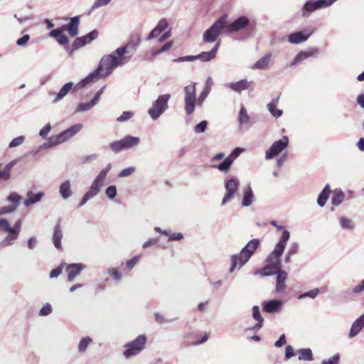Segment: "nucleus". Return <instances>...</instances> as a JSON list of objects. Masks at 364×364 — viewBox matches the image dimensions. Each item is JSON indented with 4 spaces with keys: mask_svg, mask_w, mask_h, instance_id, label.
<instances>
[{
    "mask_svg": "<svg viewBox=\"0 0 364 364\" xmlns=\"http://www.w3.org/2000/svg\"><path fill=\"white\" fill-rule=\"evenodd\" d=\"M339 361V355L336 354L328 360H323L321 364H338Z\"/></svg>",
    "mask_w": 364,
    "mask_h": 364,
    "instance_id": "nucleus-62",
    "label": "nucleus"
},
{
    "mask_svg": "<svg viewBox=\"0 0 364 364\" xmlns=\"http://www.w3.org/2000/svg\"><path fill=\"white\" fill-rule=\"evenodd\" d=\"M16 210V205H7L0 208V215L11 213Z\"/></svg>",
    "mask_w": 364,
    "mask_h": 364,
    "instance_id": "nucleus-53",
    "label": "nucleus"
},
{
    "mask_svg": "<svg viewBox=\"0 0 364 364\" xmlns=\"http://www.w3.org/2000/svg\"><path fill=\"white\" fill-rule=\"evenodd\" d=\"M299 249V243L296 242H293L290 244L287 252L289 255H294L298 253Z\"/></svg>",
    "mask_w": 364,
    "mask_h": 364,
    "instance_id": "nucleus-56",
    "label": "nucleus"
},
{
    "mask_svg": "<svg viewBox=\"0 0 364 364\" xmlns=\"http://www.w3.org/2000/svg\"><path fill=\"white\" fill-rule=\"evenodd\" d=\"M339 221L343 229L352 230L354 228V223L346 217L340 218Z\"/></svg>",
    "mask_w": 364,
    "mask_h": 364,
    "instance_id": "nucleus-39",
    "label": "nucleus"
},
{
    "mask_svg": "<svg viewBox=\"0 0 364 364\" xmlns=\"http://www.w3.org/2000/svg\"><path fill=\"white\" fill-rule=\"evenodd\" d=\"M53 312V307L49 303L44 304L38 312L40 316H46Z\"/></svg>",
    "mask_w": 364,
    "mask_h": 364,
    "instance_id": "nucleus-46",
    "label": "nucleus"
},
{
    "mask_svg": "<svg viewBox=\"0 0 364 364\" xmlns=\"http://www.w3.org/2000/svg\"><path fill=\"white\" fill-rule=\"evenodd\" d=\"M92 342V339L89 336L83 337L79 342L77 350L79 353H83L85 352L87 348Z\"/></svg>",
    "mask_w": 364,
    "mask_h": 364,
    "instance_id": "nucleus-37",
    "label": "nucleus"
},
{
    "mask_svg": "<svg viewBox=\"0 0 364 364\" xmlns=\"http://www.w3.org/2000/svg\"><path fill=\"white\" fill-rule=\"evenodd\" d=\"M275 273L277 274L275 291L277 293H282L287 288L285 282L287 279V273L282 269H277Z\"/></svg>",
    "mask_w": 364,
    "mask_h": 364,
    "instance_id": "nucleus-18",
    "label": "nucleus"
},
{
    "mask_svg": "<svg viewBox=\"0 0 364 364\" xmlns=\"http://www.w3.org/2000/svg\"><path fill=\"white\" fill-rule=\"evenodd\" d=\"M172 45H173V41H168L166 43H165L160 49L152 50V51H151L152 55H158L163 52L167 51L168 50H169L171 48Z\"/></svg>",
    "mask_w": 364,
    "mask_h": 364,
    "instance_id": "nucleus-50",
    "label": "nucleus"
},
{
    "mask_svg": "<svg viewBox=\"0 0 364 364\" xmlns=\"http://www.w3.org/2000/svg\"><path fill=\"white\" fill-rule=\"evenodd\" d=\"M133 116V113L131 112H124L118 118L117 121L119 122H123L129 120Z\"/></svg>",
    "mask_w": 364,
    "mask_h": 364,
    "instance_id": "nucleus-59",
    "label": "nucleus"
},
{
    "mask_svg": "<svg viewBox=\"0 0 364 364\" xmlns=\"http://www.w3.org/2000/svg\"><path fill=\"white\" fill-rule=\"evenodd\" d=\"M79 23V16H74L70 18V22L66 25H64L62 28L66 30L71 37H74L78 33Z\"/></svg>",
    "mask_w": 364,
    "mask_h": 364,
    "instance_id": "nucleus-23",
    "label": "nucleus"
},
{
    "mask_svg": "<svg viewBox=\"0 0 364 364\" xmlns=\"http://www.w3.org/2000/svg\"><path fill=\"white\" fill-rule=\"evenodd\" d=\"M289 144V139L284 136L281 139L274 141L270 148L266 151L265 159L269 160L280 154L286 149Z\"/></svg>",
    "mask_w": 364,
    "mask_h": 364,
    "instance_id": "nucleus-11",
    "label": "nucleus"
},
{
    "mask_svg": "<svg viewBox=\"0 0 364 364\" xmlns=\"http://www.w3.org/2000/svg\"><path fill=\"white\" fill-rule=\"evenodd\" d=\"M185 111L188 115L191 114L195 109L196 102V83L191 82L184 87Z\"/></svg>",
    "mask_w": 364,
    "mask_h": 364,
    "instance_id": "nucleus-9",
    "label": "nucleus"
},
{
    "mask_svg": "<svg viewBox=\"0 0 364 364\" xmlns=\"http://www.w3.org/2000/svg\"><path fill=\"white\" fill-rule=\"evenodd\" d=\"M244 151L245 149L243 148L237 147L225 159L223 162L219 164H213L211 167L219 170L220 172L227 173L230 170L234 161Z\"/></svg>",
    "mask_w": 364,
    "mask_h": 364,
    "instance_id": "nucleus-10",
    "label": "nucleus"
},
{
    "mask_svg": "<svg viewBox=\"0 0 364 364\" xmlns=\"http://www.w3.org/2000/svg\"><path fill=\"white\" fill-rule=\"evenodd\" d=\"M73 87V83L72 82H69L65 83L60 90V91L56 94L55 99L53 100V103H57L62 99H63L68 93L71 90Z\"/></svg>",
    "mask_w": 364,
    "mask_h": 364,
    "instance_id": "nucleus-29",
    "label": "nucleus"
},
{
    "mask_svg": "<svg viewBox=\"0 0 364 364\" xmlns=\"http://www.w3.org/2000/svg\"><path fill=\"white\" fill-rule=\"evenodd\" d=\"M225 193L222 200L221 205H225L229 203L239 190L240 181L236 176L227 177L224 181Z\"/></svg>",
    "mask_w": 364,
    "mask_h": 364,
    "instance_id": "nucleus-8",
    "label": "nucleus"
},
{
    "mask_svg": "<svg viewBox=\"0 0 364 364\" xmlns=\"http://www.w3.org/2000/svg\"><path fill=\"white\" fill-rule=\"evenodd\" d=\"M21 200V196L16 192L11 193L7 198V200L13 203L11 205H16V208L19 205Z\"/></svg>",
    "mask_w": 364,
    "mask_h": 364,
    "instance_id": "nucleus-44",
    "label": "nucleus"
},
{
    "mask_svg": "<svg viewBox=\"0 0 364 364\" xmlns=\"http://www.w3.org/2000/svg\"><path fill=\"white\" fill-rule=\"evenodd\" d=\"M19 235L14 230L9 232V235L1 242V245L4 246H11L15 243V241L18 239Z\"/></svg>",
    "mask_w": 364,
    "mask_h": 364,
    "instance_id": "nucleus-36",
    "label": "nucleus"
},
{
    "mask_svg": "<svg viewBox=\"0 0 364 364\" xmlns=\"http://www.w3.org/2000/svg\"><path fill=\"white\" fill-rule=\"evenodd\" d=\"M51 129V126L49 123L46 124L39 132V135L42 138H46L48 134H49L50 131Z\"/></svg>",
    "mask_w": 364,
    "mask_h": 364,
    "instance_id": "nucleus-61",
    "label": "nucleus"
},
{
    "mask_svg": "<svg viewBox=\"0 0 364 364\" xmlns=\"http://www.w3.org/2000/svg\"><path fill=\"white\" fill-rule=\"evenodd\" d=\"M290 237V232L288 230H284L278 242L276 244L274 250L268 255L266 262L267 264L255 272V274H259L263 277L273 275L275 271L281 269V259L287 243Z\"/></svg>",
    "mask_w": 364,
    "mask_h": 364,
    "instance_id": "nucleus-2",
    "label": "nucleus"
},
{
    "mask_svg": "<svg viewBox=\"0 0 364 364\" xmlns=\"http://www.w3.org/2000/svg\"><path fill=\"white\" fill-rule=\"evenodd\" d=\"M57 145H58V143L56 141V139H55V136H52L50 138H48L47 141L43 143L39 147L38 151L42 150V149H48V148H50V147H52V146H55Z\"/></svg>",
    "mask_w": 364,
    "mask_h": 364,
    "instance_id": "nucleus-45",
    "label": "nucleus"
},
{
    "mask_svg": "<svg viewBox=\"0 0 364 364\" xmlns=\"http://www.w3.org/2000/svg\"><path fill=\"white\" fill-rule=\"evenodd\" d=\"M111 168V164H108L105 168L100 171L97 176L93 181L92 183L101 188L104 185L107 175L110 171Z\"/></svg>",
    "mask_w": 364,
    "mask_h": 364,
    "instance_id": "nucleus-27",
    "label": "nucleus"
},
{
    "mask_svg": "<svg viewBox=\"0 0 364 364\" xmlns=\"http://www.w3.org/2000/svg\"><path fill=\"white\" fill-rule=\"evenodd\" d=\"M270 58V54L264 55L255 64L254 68L257 69H265L269 63Z\"/></svg>",
    "mask_w": 364,
    "mask_h": 364,
    "instance_id": "nucleus-38",
    "label": "nucleus"
},
{
    "mask_svg": "<svg viewBox=\"0 0 364 364\" xmlns=\"http://www.w3.org/2000/svg\"><path fill=\"white\" fill-rule=\"evenodd\" d=\"M141 139L138 136L127 135L119 140L112 141L109 144V149L117 154L124 150L134 149L139 146Z\"/></svg>",
    "mask_w": 364,
    "mask_h": 364,
    "instance_id": "nucleus-5",
    "label": "nucleus"
},
{
    "mask_svg": "<svg viewBox=\"0 0 364 364\" xmlns=\"http://www.w3.org/2000/svg\"><path fill=\"white\" fill-rule=\"evenodd\" d=\"M168 23L166 19H161L158 23L156 28L159 29L161 33L165 31V30L168 28Z\"/></svg>",
    "mask_w": 364,
    "mask_h": 364,
    "instance_id": "nucleus-64",
    "label": "nucleus"
},
{
    "mask_svg": "<svg viewBox=\"0 0 364 364\" xmlns=\"http://www.w3.org/2000/svg\"><path fill=\"white\" fill-rule=\"evenodd\" d=\"M319 294V289L318 288H315L310 291H308L305 293L301 294L298 296L299 299H301L306 297H309L311 299H315Z\"/></svg>",
    "mask_w": 364,
    "mask_h": 364,
    "instance_id": "nucleus-43",
    "label": "nucleus"
},
{
    "mask_svg": "<svg viewBox=\"0 0 364 364\" xmlns=\"http://www.w3.org/2000/svg\"><path fill=\"white\" fill-rule=\"evenodd\" d=\"M313 33L312 31H304L292 33L289 35L288 41L291 44H298L306 41Z\"/></svg>",
    "mask_w": 364,
    "mask_h": 364,
    "instance_id": "nucleus-15",
    "label": "nucleus"
},
{
    "mask_svg": "<svg viewBox=\"0 0 364 364\" xmlns=\"http://www.w3.org/2000/svg\"><path fill=\"white\" fill-rule=\"evenodd\" d=\"M50 36L54 37L60 45H65L68 43V38L60 28L52 30Z\"/></svg>",
    "mask_w": 364,
    "mask_h": 364,
    "instance_id": "nucleus-32",
    "label": "nucleus"
},
{
    "mask_svg": "<svg viewBox=\"0 0 364 364\" xmlns=\"http://www.w3.org/2000/svg\"><path fill=\"white\" fill-rule=\"evenodd\" d=\"M30 40V36L28 34L23 35L21 38L16 41V44L18 46H24L27 44Z\"/></svg>",
    "mask_w": 364,
    "mask_h": 364,
    "instance_id": "nucleus-63",
    "label": "nucleus"
},
{
    "mask_svg": "<svg viewBox=\"0 0 364 364\" xmlns=\"http://www.w3.org/2000/svg\"><path fill=\"white\" fill-rule=\"evenodd\" d=\"M255 200V195L250 185L247 186L242 193L241 205L244 208L250 207Z\"/></svg>",
    "mask_w": 364,
    "mask_h": 364,
    "instance_id": "nucleus-21",
    "label": "nucleus"
},
{
    "mask_svg": "<svg viewBox=\"0 0 364 364\" xmlns=\"http://www.w3.org/2000/svg\"><path fill=\"white\" fill-rule=\"evenodd\" d=\"M0 230L4 232H9L12 231V227L10 225L9 221L6 218L0 219Z\"/></svg>",
    "mask_w": 364,
    "mask_h": 364,
    "instance_id": "nucleus-48",
    "label": "nucleus"
},
{
    "mask_svg": "<svg viewBox=\"0 0 364 364\" xmlns=\"http://www.w3.org/2000/svg\"><path fill=\"white\" fill-rule=\"evenodd\" d=\"M86 44H87V41L85 40L84 37H80L75 38L74 41L73 45H72V50H77L81 47L85 46Z\"/></svg>",
    "mask_w": 364,
    "mask_h": 364,
    "instance_id": "nucleus-47",
    "label": "nucleus"
},
{
    "mask_svg": "<svg viewBox=\"0 0 364 364\" xmlns=\"http://www.w3.org/2000/svg\"><path fill=\"white\" fill-rule=\"evenodd\" d=\"M249 23V19L245 16H241L234 21H232L230 24H229L226 28V32L228 33H235L239 31L244 28H245Z\"/></svg>",
    "mask_w": 364,
    "mask_h": 364,
    "instance_id": "nucleus-16",
    "label": "nucleus"
},
{
    "mask_svg": "<svg viewBox=\"0 0 364 364\" xmlns=\"http://www.w3.org/2000/svg\"><path fill=\"white\" fill-rule=\"evenodd\" d=\"M82 129V124H75L58 134L54 135L58 144H63L78 133Z\"/></svg>",
    "mask_w": 364,
    "mask_h": 364,
    "instance_id": "nucleus-13",
    "label": "nucleus"
},
{
    "mask_svg": "<svg viewBox=\"0 0 364 364\" xmlns=\"http://www.w3.org/2000/svg\"><path fill=\"white\" fill-rule=\"evenodd\" d=\"M25 141V137L23 136H19L18 137L14 138L9 144V147L10 149H13L21 145Z\"/></svg>",
    "mask_w": 364,
    "mask_h": 364,
    "instance_id": "nucleus-49",
    "label": "nucleus"
},
{
    "mask_svg": "<svg viewBox=\"0 0 364 364\" xmlns=\"http://www.w3.org/2000/svg\"><path fill=\"white\" fill-rule=\"evenodd\" d=\"M105 194L109 199H114L117 196V187L115 186H108L105 191Z\"/></svg>",
    "mask_w": 364,
    "mask_h": 364,
    "instance_id": "nucleus-51",
    "label": "nucleus"
},
{
    "mask_svg": "<svg viewBox=\"0 0 364 364\" xmlns=\"http://www.w3.org/2000/svg\"><path fill=\"white\" fill-rule=\"evenodd\" d=\"M252 317L257 321V323L254 326V329H259L262 328L264 322V319L260 314L259 308L257 306L252 307Z\"/></svg>",
    "mask_w": 364,
    "mask_h": 364,
    "instance_id": "nucleus-34",
    "label": "nucleus"
},
{
    "mask_svg": "<svg viewBox=\"0 0 364 364\" xmlns=\"http://www.w3.org/2000/svg\"><path fill=\"white\" fill-rule=\"evenodd\" d=\"M238 122L239 129L240 130H242L244 129H247L252 125L250 117L247 114V109L243 106L240 108L238 114Z\"/></svg>",
    "mask_w": 364,
    "mask_h": 364,
    "instance_id": "nucleus-17",
    "label": "nucleus"
},
{
    "mask_svg": "<svg viewBox=\"0 0 364 364\" xmlns=\"http://www.w3.org/2000/svg\"><path fill=\"white\" fill-rule=\"evenodd\" d=\"M259 245V240L258 239H252L242 249L240 254L232 255V264L230 268V272L232 273L237 265H239V268L245 265L258 247Z\"/></svg>",
    "mask_w": 364,
    "mask_h": 364,
    "instance_id": "nucleus-3",
    "label": "nucleus"
},
{
    "mask_svg": "<svg viewBox=\"0 0 364 364\" xmlns=\"http://www.w3.org/2000/svg\"><path fill=\"white\" fill-rule=\"evenodd\" d=\"M45 193L43 191H40L38 193H33L31 191H28L26 193V198L23 201V205L26 207H28L32 204H35L41 200V199L44 197Z\"/></svg>",
    "mask_w": 364,
    "mask_h": 364,
    "instance_id": "nucleus-20",
    "label": "nucleus"
},
{
    "mask_svg": "<svg viewBox=\"0 0 364 364\" xmlns=\"http://www.w3.org/2000/svg\"><path fill=\"white\" fill-rule=\"evenodd\" d=\"M135 170H136V168L134 166H130V167L124 168L123 170H122L119 172V173L118 174V176L120 178L129 176L132 175L135 171Z\"/></svg>",
    "mask_w": 364,
    "mask_h": 364,
    "instance_id": "nucleus-52",
    "label": "nucleus"
},
{
    "mask_svg": "<svg viewBox=\"0 0 364 364\" xmlns=\"http://www.w3.org/2000/svg\"><path fill=\"white\" fill-rule=\"evenodd\" d=\"M166 236L168 237V241L181 240L183 237V234L181 232L171 233L169 231L168 235Z\"/></svg>",
    "mask_w": 364,
    "mask_h": 364,
    "instance_id": "nucleus-60",
    "label": "nucleus"
},
{
    "mask_svg": "<svg viewBox=\"0 0 364 364\" xmlns=\"http://www.w3.org/2000/svg\"><path fill=\"white\" fill-rule=\"evenodd\" d=\"M82 129V124H75L58 134L54 135L58 144H63L78 133Z\"/></svg>",
    "mask_w": 364,
    "mask_h": 364,
    "instance_id": "nucleus-12",
    "label": "nucleus"
},
{
    "mask_svg": "<svg viewBox=\"0 0 364 364\" xmlns=\"http://www.w3.org/2000/svg\"><path fill=\"white\" fill-rule=\"evenodd\" d=\"M111 0H95V2L93 3L92 6V9H95L107 5Z\"/></svg>",
    "mask_w": 364,
    "mask_h": 364,
    "instance_id": "nucleus-58",
    "label": "nucleus"
},
{
    "mask_svg": "<svg viewBox=\"0 0 364 364\" xmlns=\"http://www.w3.org/2000/svg\"><path fill=\"white\" fill-rule=\"evenodd\" d=\"M98 36V31L96 29L92 30L88 34L84 36V38L87 41V43L92 42L95 39H96Z\"/></svg>",
    "mask_w": 364,
    "mask_h": 364,
    "instance_id": "nucleus-55",
    "label": "nucleus"
},
{
    "mask_svg": "<svg viewBox=\"0 0 364 364\" xmlns=\"http://www.w3.org/2000/svg\"><path fill=\"white\" fill-rule=\"evenodd\" d=\"M86 268V266L82 263L70 264L66 267V272L68 273V281L73 282L75 277L80 274V272Z\"/></svg>",
    "mask_w": 364,
    "mask_h": 364,
    "instance_id": "nucleus-14",
    "label": "nucleus"
},
{
    "mask_svg": "<svg viewBox=\"0 0 364 364\" xmlns=\"http://www.w3.org/2000/svg\"><path fill=\"white\" fill-rule=\"evenodd\" d=\"M107 273L112 276L116 281H119L122 278V274L116 268H109Z\"/></svg>",
    "mask_w": 364,
    "mask_h": 364,
    "instance_id": "nucleus-57",
    "label": "nucleus"
},
{
    "mask_svg": "<svg viewBox=\"0 0 364 364\" xmlns=\"http://www.w3.org/2000/svg\"><path fill=\"white\" fill-rule=\"evenodd\" d=\"M63 238V232L60 230V225H57L54 228V232L53 234V243L56 249L62 250L61 240Z\"/></svg>",
    "mask_w": 364,
    "mask_h": 364,
    "instance_id": "nucleus-30",
    "label": "nucleus"
},
{
    "mask_svg": "<svg viewBox=\"0 0 364 364\" xmlns=\"http://www.w3.org/2000/svg\"><path fill=\"white\" fill-rule=\"evenodd\" d=\"M207 124H208V123L205 120L200 122L199 124H198L195 127V128H194L195 132L197 134L203 133L207 128Z\"/></svg>",
    "mask_w": 364,
    "mask_h": 364,
    "instance_id": "nucleus-54",
    "label": "nucleus"
},
{
    "mask_svg": "<svg viewBox=\"0 0 364 364\" xmlns=\"http://www.w3.org/2000/svg\"><path fill=\"white\" fill-rule=\"evenodd\" d=\"M219 46L220 42H218L211 50L208 52H202L199 55H196V58L202 62H209L215 58Z\"/></svg>",
    "mask_w": 364,
    "mask_h": 364,
    "instance_id": "nucleus-25",
    "label": "nucleus"
},
{
    "mask_svg": "<svg viewBox=\"0 0 364 364\" xmlns=\"http://www.w3.org/2000/svg\"><path fill=\"white\" fill-rule=\"evenodd\" d=\"M101 188L97 187L96 185L92 183L88 191L85 193V198L89 200L97 196L100 191Z\"/></svg>",
    "mask_w": 364,
    "mask_h": 364,
    "instance_id": "nucleus-42",
    "label": "nucleus"
},
{
    "mask_svg": "<svg viewBox=\"0 0 364 364\" xmlns=\"http://www.w3.org/2000/svg\"><path fill=\"white\" fill-rule=\"evenodd\" d=\"M146 343V337L144 335L138 336L134 341L124 345L127 349L123 352L126 358L139 355L144 348Z\"/></svg>",
    "mask_w": 364,
    "mask_h": 364,
    "instance_id": "nucleus-6",
    "label": "nucleus"
},
{
    "mask_svg": "<svg viewBox=\"0 0 364 364\" xmlns=\"http://www.w3.org/2000/svg\"><path fill=\"white\" fill-rule=\"evenodd\" d=\"M317 53L318 49L316 48H313L307 51H301L296 55L293 62L291 63V65H296L299 64L302 60L306 59L309 57L313 56Z\"/></svg>",
    "mask_w": 364,
    "mask_h": 364,
    "instance_id": "nucleus-28",
    "label": "nucleus"
},
{
    "mask_svg": "<svg viewBox=\"0 0 364 364\" xmlns=\"http://www.w3.org/2000/svg\"><path fill=\"white\" fill-rule=\"evenodd\" d=\"M298 359L299 360L311 361L313 360V354L310 348H301L298 351Z\"/></svg>",
    "mask_w": 364,
    "mask_h": 364,
    "instance_id": "nucleus-35",
    "label": "nucleus"
},
{
    "mask_svg": "<svg viewBox=\"0 0 364 364\" xmlns=\"http://www.w3.org/2000/svg\"><path fill=\"white\" fill-rule=\"evenodd\" d=\"M171 97L170 94L161 95L153 102L152 106L148 110V114L151 119H158L160 116L168 109V101Z\"/></svg>",
    "mask_w": 364,
    "mask_h": 364,
    "instance_id": "nucleus-4",
    "label": "nucleus"
},
{
    "mask_svg": "<svg viewBox=\"0 0 364 364\" xmlns=\"http://www.w3.org/2000/svg\"><path fill=\"white\" fill-rule=\"evenodd\" d=\"M95 105H96L92 102V100L85 103H80L75 109V112L77 113L90 110Z\"/></svg>",
    "mask_w": 364,
    "mask_h": 364,
    "instance_id": "nucleus-41",
    "label": "nucleus"
},
{
    "mask_svg": "<svg viewBox=\"0 0 364 364\" xmlns=\"http://www.w3.org/2000/svg\"><path fill=\"white\" fill-rule=\"evenodd\" d=\"M139 43L128 42L125 46L118 48L111 54L104 55L97 69L78 82L73 87L74 91L78 90L90 82L105 77L112 73L114 68L127 64L131 60Z\"/></svg>",
    "mask_w": 364,
    "mask_h": 364,
    "instance_id": "nucleus-1",
    "label": "nucleus"
},
{
    "mask_svg": "<svg viewBox=\"0 0 364 364\" xmlns=\"http://www.w3.org/2000/svg\"><path fill=\"white\" fill-rule=\"evenodd\" d=\"M226 16H222L213 24L206 30L203 36L205 42L212 43L217 40L222 30L225 28L226 23Z\"/></svg>",
    "mask_w": 364,
    "mask_h": 364,
    "instance_id": "nucleus-7",
    "label": "nucleus"
},
{
    "mask_svg": "<svg viewBox=\"0 0 364 364\" xmlns=\"http://www.w3.org/2000/svg\"><path fill=\"white\" fill-rule=\"evenodd\" d=\"M59 193L63 200H67L73 195L70 180H65L60 185Z\"/></svg>",
    "mask_w": 364,
    "mask_h": 364,
    "instance_id": "nucleus-26",
    "label": "nucleus"
},
{
    "mask_svg": "<svg viewBox=\"0 0 364 364\" xmlns=\"http://www.w3.org/2000/svg\"><path fill=\"white\" fill-rule=\"evenodd\" d=\"M331 192L329 184H326L323 191L319 193L317 198V203L320 207L324 206Z\"/></svg>",
    "mask_w": 364,
    "mask_h": 364,
    "instance_id": "nucleus-33",
    "label": "nucleus"
},
{
    "mask_svg": "<svg viewBox=\"0 0 364 364\" xmlns=\"http://www.w3.org/2000/svg\"><path fill=\"white\" fill-rule=\"evenodd\" d=\"M279 102V98L273 99L267 106L268 111L270 114L275 118L280 117L283 111L282 109H277V105Z\"/></svg>",
    "mask_w": 364,
    "mask_h": 364,
    "instance_id": "nucleus-31",
    "label": "nucleus"
},
{
    "mask_svg": "<svg viewBox=\"0 0 364 364\" xmlns=\"http://www.w3.org/2000/svg\"><path fill=\"white\" fill-rule=\"evenodd\" d=\"M364 326V313L358 318L352 324L348 333L349 338L356 336Z\"/></svg>",
    "mask_w": 364,
    "mask_h": 364,
    "instance_id": "nucleus-24",
    "label": "nucleus"
},
{
    "mask_svg": "<svg viewBox=\"0 0 364 364\" xmlns=\"http://www.w3.org/2000/svg\"><path fill=\"white\" fill-rule=\"evenodd\" d=\"M344 198V193L341 191H336L331 198V203L333 205H340Z\"/></svg>",
    "mask_w": 364,
    "mask_h": 364,
    "instance_id": "nucleus-40",
    "label": "nucleus"
},
{
    "mask_svg": "<svg viewBox=\"0 0 364 364\" xmlns=\"http://www.w3.org/2000/svg\"><path fill=\"white\" fill-rule=\"evenodd\" d=\"M282 301L281 300L274 299L263 303V310L269 314L281 311Z\"/></svg>",
    "mask_w": 364,
    "mask_h": 364,
    "instance_id": "nucleus-19",
    "label": "nucleus"
},
{
    "mask_svg": "<svg viewBox=\"0 0 364 364\" xmlns=\"http://www.w3.org/2000/svg\"><path fill=\"white\" fill-rule=\"evenodd\" d=\"M252 84V81L244 79L236 82H230L227 86L234 92L240 93L242 91L249 89Z\"/></svg>",
    "mask_w": 364,
    "mask_h": 364,
    "instance_id": "nucleus-22",
    "label": "nucleus"
}]
</instances>
